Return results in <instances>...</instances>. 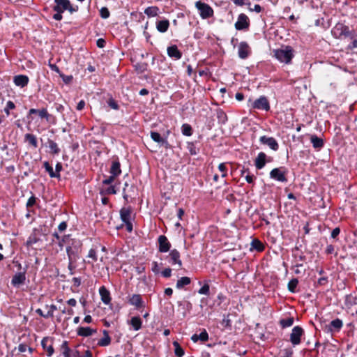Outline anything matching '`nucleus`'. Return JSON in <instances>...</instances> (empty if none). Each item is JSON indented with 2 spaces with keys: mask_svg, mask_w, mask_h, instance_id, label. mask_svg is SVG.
<instances>
[{
  "mask_svg": "<svg viewBox=\"0 0 357 357\" xmlns=\"http://www.w3.org/2000/svg\"><path fill=\"white\" fill-rule=\"evenodd\" d=\"M250 53V48L245 42H241L238 46V56L241 59L248 57Z\"/></svg>",
  "mask_w": 357,
  "mask_h": 357,
  "instance_id": "15",
  "label": "nucleus"
},
{
  "mask_svg": "<svg viewBox=\"0 0 357 357\" xmlns=\"http://www.w3.org/2000/svg\"><path fill=\"white\" fill-rule=\"evenodd\" d=\"M191 340L194 342H197L198 340H201L202 342H206L208 340V334L205 329L199 334H194L191 337Z\"/></svg>",
  "mask_w": 357,
  "mask_h": 357,
  "instance_id": "25",
  "label": "nucleus"
},
{
  "mask_svg": "<svg viewBox=\"0 0 357 357\" xmlns=\"http://www.w3.org/2000/svg\"><path fill=\"white\" fill-rule=\"evenodd\" d=\"M60 77L62 78L63 81L66 84L70 83L73 80L72 75H65L63 74L60 73Z\"/></svg>",
  "mask_w": 357,
  "mask_h": 357,
  "instance_id": "49",
  "label": "nucleus"
},
{
  "mask_svg": "<svg viewBox=\"0 0 357 357\" xmlns=\"http://www.w3.org/2000/svg\"><path fill=\"white\" fill-rule=\"evenodd\" d=\"M61 12H56V13H55L54 15H53V18L55 20H57V21H59L62 19V15H61Z\"/></svg>",
  "mask_w": 357,
  "mask_h": 357,
  "instance_id": "61",
  "label": "nucleus"
},
{
  "mask_svg": "<svg viewBox=\"0 0 357 357\" xmlns=\"http://www.w3.org/2000/svg\"><path fill=\"white\" fill-rule=\"evenodd\" d=\"M29 82V77L26 75H17L14 77V83L15 85L24 87L27 85Z\"/></svg>",
  "mask_w": 357,
  "mask_h": 357,
  "instance_id": "20",
  "label": "nucleus"
},
{
  "mask_svg": "<svg viewBox=\"0 0 357 357\" xmlns=\"http://www.w3.org/2000/svg\"><path fill=\"white\" fill-rule=\"evenodd\" d=\"M252 107L257 109L268 111L270 109V105L268 99L264 96H261L252 103Z\"/></svg>",
  "mask_w": 357,
  "mask_h": 357,
  "instance_id": "9",
  "label": "nucleus"
},
{
  "mask_svg": "<svg viewBox=\"0 0 357 357\" xmlns=\"http://www.w3.org/2000/svg\"><path fill=\"white\" fill-rule=\"evenodd\" d=\"M71 357H82V356L80 354L79 351L75 350L71 351Z\"/></svg>",
  "mask_w": 357,
  "mask_h": 357,
  "instance_id": "64",
  "label": "nucleus"
},
{
  "mask_svg": "<svg viewBox=\"0 0 357 357\" xmlns=\"http://www.w3.org/2000/svg\"><path fill=\"white\" fill-rule=\"evenodd\" d=\"M125 224L127 231L131 232L132 231V225L131 223V221L126 222Z\"/></svg>",
  "mask_w": 357,
  "mask_h": 357,
  "instance_id": "63",
  "label": "nucleus"
},
{
  "mask_svg": "<svg viewBox=\"0 0 357 357\" xmlns=\"http://www.w3.org/2000/svg\"><path fill=\"white\" fill-rule=\"evenodd\" d=\"M181 131L183 135L191 136L192 135V129L190 125L188 123L183 124Z\"/></svg>",
  "mask_w": 357,
  "mask_h": 357,
  "instance_id": "38",
  "label": "nucleus"
},
{
  "mask_svg": "<svg viewBox=\"0 0 357 357\" xmlns=\"http://www.w3.org/2000/svg\"><path fill=\"white\" fill-rule=\"evenodd\" d=\"M250 20L248 17L241 13L238 15L236 22L235 23V28L237 30H245L249 28Z\"/></svg>",
  "mask_w": 357,
  "mask_h": 357,
  "instance_id": "8",
  "label": "nucleus"
},
{
  "mask_svg": "<svg viewBox=\"0 0 357 357\" xmlns=\"http://www.w3.org/2000/svg\"><path fill=\"white\" fill-rule=\"evenodd\" d=\"M97 331L89 327H79L77 329V334L79 336L89 337L96 333Z\"/></svg>",
  "mask_w": 357,
  "mask_h": 357,
  "instance_id": "19",
  "label": "nucleus"
},
{
  "mask_svg": "<svg viewBox=\"0 0 357 357\" xmlns=\"http://www.w3.org/2000/svg\"><path fill=\"white\" fill-rule=\"evenodd\" d=\"M310 141L314 149H321L324 146V144L323 139L315 135H311Z\"/></svg>",
  "mask_w": 357,
  "mask_h": 357,
  "instance_id": "29",
  "label": "nucleus"
},
{
  "mask_svg": "<svg viewBox=\"0 0 357 357\" xmlns=\"http://www.w3.org/2000/svg\"><path fill=\"white\" fill-rule=\"evenodd\" d=\"M174 354L177 357H182L184 355V350L177 342H174Z\"/></svg>",
  "mask_w": 357,
  "mask_h": 357,
  "instance_id": "37",
  "label": "nucleus"
},
{
  "mask_svg": "<svg viewBox=\"0 0 357 357\" xmlns=\"http://www.w3.org/2000/svg\"><path fill=\"white\" fill-rule=\"evenodd\" d=\"M251 245H252V248H254L259 252H261L264 250V244L259 240H258L257 238L252 240Z\"/></svg>",
  "mask_w": 357,
  "mask_h": 357,
  "instance_id": "35",
  "label": "nucleus"
},
{
  "mask_svg": "<svg viewBox=\"0 0 357 357\" xmlns=\"http://www.w3.org/2000/svg\"><path fill=\"white\" fill-rule=\"evenodd\" d=\"M191 282V280L188 277H182L177 280L176 282V288L182 289L183 287L190 284Z\"/></svg>",
  "mask_w": 357,
  "mask_h": 357,
  "instance_id": "32",
  "label": "nucleus"
},
{
  "mask_svg": "<svg viewBox=\"0 0 357 357\" xmlns=\"http://www.w3.org/2000/svg\"><path fill=\"white\" fill-rule=\"evenodd\" d=\"M332 33L335 38H341L342 36H351V33L349 28L343 24L338 23L332 30Z\"/></svg>",
  "mask_w": 357,
  "mask_h": 357,
  "instance_id": "5",
  "label": "nucleus"
},
{
  "mask_svg": "<svg viewBox=\"0 0 357 357\" xmlns=\"http://www.w3.org/2000/svg\"><path fill=\"white\" fill-rule=\"evenodd\" d=\"M66 252L69 258V260L71 261L73 259H75V257L74 256V253L72 250V248L70 247H67Z\"/></svg>",
  "mask_w": 357,
  "mask_h": 357,
  "instance_id": "51",
  "label": "nucleus"
},
{
  "mask_svg": "<svg viewBox=\"0 0 357 357\" xmlns=\"http://www.w3.org/2000/svg\"><path fill=\"white\" fill-rule=\"evenodd\" d=\"M274 56L280 62L288 64L294 57V50L291 46H284L274 50Z\"/></svg>",
  "mask_w": 357,
  "mask_h": 357,
  "instance_id": "1",
  "label": "nucleus"
},
{
  "mask_svg": "<svg viewBox=\"0 0 357 357\" xmlns=\"http://www.w3.org/2000/svg\"><path fill=\"white\" fill-rule=\"evenodd\" d=\"M42 347L47 356L50 357L54 354L53 340L51 337H45L41 342Z\"/></svg>",
  "mask_w": 357,
  "mask_h": 357,
  "instance_id": "10",
  "label": "nucleus"
},
{
  "mask_svg": "<svg viewBox=\"0 0 357 357\" xmlns=\"http://www.w3.org/2000/svg\"><path fill=\"white\" fill-rule=\"evenodd\" d=\"M152 271L155 273H159V267H158V264L156 261H153L152 263Z\"/></svg>",
  "mask_w": 357,
  "mask_h": 357,
  "instance_id": "58",
  "label": "nucleus"
},
{
  "mask_svg": "<svg viewBox=\"0 0 357 357\" xmlns=\"http://www.w3.org/2000/svg\"><path fill=\"white\" fill-rule=\"evenodd\" d=\"M199 294L204 295L209 294V285L208 284H205L201 287L199 290Z\"/></svg>",
  "mask_w": 357,
  "mask_h": 357,
  "instance_id": "47",
  "label": "nucleus"
},
{
  "mask_svg": "<svg viewBox=\"0 0 357 357\" xmlns=\"http://www.w3.org/2000/svg\"><path fill=\"white\" fill-rule=\"evenodd\" d=\"M108 105L109 106L114 109H119V105L117 104V102L112 98H110L109 100H108Z\"/></svg>",
  "mask_w": 357,
  "mask_h": 357,
  "instance_id": "50",
  "label": "nucleus"
},
{
  "mask_svg": "<svg viewBox=\"0 0 357 357\" xmlns=\"http://www.w3.org/2000/svg\"><path fill=\"white\" fill-rule=\"evenodd\" d=\"M151 137L154 142L164 146L166 149L170 148V145L167 139V136L163 137L160 133L152 131L151 132Z\"/></svg>",
  "mask_w": 357,
  "mask_h": 357,
  "instance_id": "11",
  "label": "nucleus"
},
{
  "mask_svg": "<svg viewBox=\"0 0 357 357\" xmlns=\"http://www.w3.org/2000/svg\"><path fill=\"white\" fill-rule=\"evenodd\" d=\"M56 5L54 6V10L56 12L63 13L66 10L71 13L78 10V6L73 7L68 0H54Z\"/></svg>",
  "mask_w": 357,
  "mask_h": 357,
  "instance_id": "3",
  "label": "nucleus"
},
{
  "mask_svg": "<svg viewBox=\"0 0 357 357\" xmlns=\"http://www.w3.org/2000/svg\"><path fill=\"white\" fill-rule=\"evenodd\" d=\"M287 169L284 167H281L272 169L270 172V177L280 182H287Z\"/></svg>",
  "mask_w": 357,
  "mask_h": 357,
  "instance_id": "4",
  "label": "nucleus"
},
{
  "mask_svg": "<svg viewBox=\"0 0 357 357\" xmlns=\"http://www.w3.org/2000/svg\"><path fill=\"white\" fill-rule=\"evenodd\" d=\"M87 257L91 259V261L89 260L87 263L93 265L94 262L98 261L96 250L94 249H91L89 252Z\"/></svg>",
  "mask_w": 357,
  "mask_h": 357,
  "instance_id": "36",
  "label": "nucleus"
},
{
  "mask_svg": "<svg viewBox=\"0 0 357 357\" xmlns=\"http://www.w3.org/2000/svg\"><path fill=\"white\" fill-rule=\"evenodd\" d=\"M162 275L165 278H169L172 275V269L170 268H166L162 272Z\"/></svg>",
  "mask_w": 357,
  "mask_h": 357,
  "instance_id": "53",
  "label": "nucleus"
},
{
  "mask_svg": "<svg viewBox=\"0 0 357 357\" xmlns=\"http://www.w3.org/2000/svg\"><path fill=\"white\" fill-rule=\"evenodd\" d=\"M159 251L160 252H167L171 248V244L167 238L164 235H160L158 237Z\"/></svg>",
  "mask_w": 357,
  "mask_h": 357,
  "instance_id": "13",
  "label": "nucleus"
},
{
  "mask_svg": "<svg viewBox=\"0 0 357 357\" xmlns=\"http://www.w3.org/2000/svg\"><path fill=\"white\" fill-rule=\"evenodd\" d=\"M24 140L26 142H28L31 146L34 148L38 146V142L36 137L31 133H26L24 135Z\"/></svg>",
  "mask_w": 357,
  "mask_h": 357,
  "instance_id": "30",
  "label": "nucleus"
},
{
  "mask_svg": "<svg viewBox=\"0 0 357 357\" xmlns=\"http://www.w3.org/2000/svg\"><path fill=\"white\" fill-rule=\"evenodd\" d=\"M26 280L25 272H20L15 274L12 278L11 284L14 287H18L24 284Z\"/></svg>",
  "mask_w": 357,
  "mask_h": 357,
  "instance_id": "14",
  "label": "nucleus"
},
{
  "mask_svg": "<svg viewBox=\"0 0 357 357\" xmlns=\"http://www.w3.org/2000/svg\"><path fill=\"white\" fill-rule=\"evenodd\" d=\"M280 324L282 328L289 327L294 324V318L288 317L287 319H282L280 321Z\"/></svg>",
  "mask_w": 357,
  "mask_h": 357,
  "instance_id": "39",
  "label": "nucleus"
},
{
  "mask_svg": "<svg viewBox=\"0 0 357 357\" xmlns=\"http://www.w3.org/2000/svg\"><path fill=\"white\" fill-rule=\"evenodd\" d=\"M99 293L101 296L102 301L105 304L108 305L111 301L109 291L104 286H102L100 288Z\"/></svg>",
  "mask_w": 357,
  "mask_h": 357,
  "instance_id": "18",
  "label": "nucleus"
},
{
  "mask_svg": "<svg viewBox=\"0 0 357 357\" xmlns=\"http://www.w3.org/2000/svg\"><path fill=\"white\" fill-rule=\"evenodd\" d=\"M102 333L104 337L98 341V345L100 347L108 346L111 343V337L109 335V333L107 331L104 330Z\"/></svg>",
  "mask_w": 357,
  "mask_h": 357,
  "instance_id": "28",
  "label": "nucleus"
},
{
  "mask_svg": "<svg viewBox=\"0 0 357 357\" xmlns=\"http://www.w3.org/2000/svg\"><path fill=\"white\" fill-rule=\"evenodd\" d=\"M298 284V280L296 278L291 280L288 283V289L291 292H295L296 288Z\"/></svg>",
  "mask_w": 357,
  "mask_h": 357,
  "instance_id": "42",
  "label": "nucleus"
},
{
  "mask_svg": "<svg viewBox=\"0 0 357 357\" xmlns=\"http://www.w3.org/2000/svg\"><path fill=\"white\" fill-rule=\"evenodd\" d=\"M85 105H86V104H85V101H84V100H80V101L78 102V104H77V105L76 109H77V110H79V111H81V110H82V109L84 108Z\"/></svg>",
  "mask_w": 357,
  "mask_h": 357,
  "instance_id": "57",
  "label": "nucleus"
},
{
  "mask_svg": "<svg viewBox=\"0 0 357 357\" xmlns=\"http://www.w3.org/2000/svg\"><path fill=\"white\" fill-rule=\"evenodd\" d=\"M195 7L199 10L200 17L202 19H208L213 16V9L207 3L201 1L195 2Z\"/></svg>",
  "mask_w": 357,
  "mask_h": 357,
  "instance_id": "2",
  "label": "nucleus"
},
{
  "mask_svg": "<svg viewBox=\"0 0 357 357\" xmlns=\"http://www.w3.org/2000/svg\"><path fill=\"white\" fill-rule=\"evenodd\" d=\"M255 178V177L253 175H247L245 176V180L249 183H253Z\"/></svg>",
  "mask_w": 357,
  "mask_h": 357,
  "instance_id": "62",
  "label": "nucleus"
},
{
  "mask_svg": "<svg viewBox=\"0 0 357 357\" xmlns=\"http://www.w3.org/2000/svg\"><path fill=\"white\" fill-rule=\"evenodd\" d=\"M34 114H38L41 119H46L47 121L49 120V117L50 116L47 112V110L45 108L39 110L36 109H30L29 111V115L30 116Z\"/></svg>",
  "mask_w": 357,
  "mask_h": 357,
  "instance_id": "21",
  "label": "nucleus"
},
{
  "mask_svg": "<svg viewBox=\"0 0 357 357\" xmlns=\"http://www.w3.org/2000/svg\"><path fill=\"white\" fill-rule=\"evenodd\" d=\"M167 54L169 56L176 59H180L182 56L181 52L178 50L176 45L167 47Z\"/></svg>",
  "mask_w": 357,
  "mask_h": 357,
  "instance_id": "16",
  "label": "nucleus"
},
{
  "mask_svg": "<svg viewBox=\"0 0 357 357\" xmlns=\"http://www.w3.org/2000/svg\"><path fill=\"white\" fill-rule=\"evenodd\" d=\"M46 307L49 309L46 314V318L53 317L54 312L56 310V307L54 305H46Z\"/></svg>",
  "mask_w": 357,
  "mask_h": 357,
  "instance_id": "46",
  "label": "nucleus"
},
{
  "mask_svg": "<svg viewBox=\"0 0 357 357\" xmlns=\"http://www.w3.org/2000/svg\"><path fill=\"white\" fill-rule=\"evenodd\" d=\"M266 158V155L264 152H260L257 155V156L255 160V165L257 169H261L265 166Z\"/></svg>",
  "mask_w": 357,
  "mask_h": 357,
  "instance_id": "17",
  "label": "nucleus"
},
{
  "mask_svg": "<svg viewBox=\"0 0 357 357\" xmlns=\"http://www.w3.org/2000/svg\"><path fill=\"white\" fill-rule=\"evenodd\" d=\"M129 303L137 308L141 307L143 304L142 297L139 294H133L130 296L129 298Z\"/></svg>",
  "mask_w": 357,
  "mask_h": 357,
  "instance_id": "23",
  "label": "nucleus"
},
{
  "mask_svg": "<svg viewBox=\"0 0 357 357\" xmlns=\"http://www.w3.org/2000/svg\"><path fill=\"white\" fill-rule=\"evenodd\" d=\"M48 144H49V148L50 149L52 153H53L54 154H57L59 153L60 149H59L58 145L55 142H54L53 140L49 139Z\"/></svg>",
  "mask_w": 357,
  "mask_h": 357,
  "instance_id": "40",
  "label": "nucleus"
},
{
  "mask_svg": "<svg viewBox=\"0 0 357 357\" xmlns=\"http://www.w3.org/2000/svg\"><path fill=\"white\" fill-rule=\"evenodd\" d=\"M159 12V8L157 6H150L145 9L144 13L148 17L157 16Z\"/></svg>",
  "mask_w": 357,
  "mask_h": 357,
  "instance_id": "33",
  "label": "nucleus"
},
{
  "mask_svg": "<svg viewBox=\"0 0 357 357\" xmlns=\"http://www.w3.org/2000/svg\"><path fill=\"white\" fill-rule=\"evenodd\" d=\"M100 14L102 18L107 19L109 17L110 13L107 8L102 7L100 10Z\"/></svg>",
  "mask_w": 357,
  "mask_h": 357,
  "instance_id": "44",
  "label": "nucleus"
},
{
  "mask_svg": "<svg viewBox=\"0 0 357 357\" xmlns=\"http://www.w3.org/2000/svg\"><path fill=\"white\" fill-rule=\"evenodd\" d=\"M132 211L129 208H123L120 211V215L123 222H129L131 220Z\"/></svg>",
  "mask_w": 357,
  "mask_h": 357,
  "instance_id": "27",
  "label": "nucleus"
},
{
  "mask_svg": "<svg viewBox=\"0 0 357 357\" xmlns=\"http://www.w3.org/2000/svg\"><path fill=\"white\" fill-rule=\"evenodd\" d=\"M62 352L64 357H71V350L69 349L68 346V342L64 341L61 345Z\"/></svg>",
  "mask_w": 357,
  "mask_h": 357,
  "instance_id": "41",
  "label": "nucleus"
},
{
  "mask_svg": "<svg viewBox=\"0 0 357 357\" xmlns=\"http://www.w3.org/2000/svg\"><path fill=\"white\" fill-rule=\"evenodd\" d=\"M169 26V22L167 20H160L156 22V29L159 32H166Z\"/></svg>",
  "mask_w": 357,
  "mask_h": 357,
  "instance_id": "24",
  "label": "nucleus"
},
{
  "mask_svg": "<svg viewBox=\"0 0 357 357\" xmlns=\"http://www.w3.org/2000/svg\"><path fill=\"white\" fill-rule=\"evenodd\" d=\"M130 324L135 331H138L142 328V321L139 317H133L130 321Z\"/></svg>",
  "mask_w": 357,
  "mask_h": 357,
  "instance_id": "31",
  "label": "nucleus"
},
{
  "mask_svg": "<svg viewBox=\"0 0 357 357\" xmlns=\"http://www.w3.org/2000/svg\"><path fill=\"white\" fill-rule=\"evenodd\" d=\"M43 165H44L45 170L49 173L50 177L59 178L60 176V174L54 172L52 167L50 165V163L48 162H45Z\"/></svg>",
  "mask_w": 357,
  "mask_h": 357,
  "instance_id": "34",
  "label": "nucleus"
},
{
  "mask_svg": "<svg viewBox=\"0 0 357 357\" xmlns=\"http://www.w3.org/2000/svg\"><path fill=\"white\" fill-rule=\"evenodd\" d=\"M116 176L111 174V176H108L107 178L102 181V183L105 185H109L113 183Z\"/></svg>",
  "mask_w": 357,
  "mask_h": 357,
  "instance_id": "48",
  "label": "nucleus"
},
{
  "mask_svg": "<svg viewBox=\"0 0 357 357\" xmlns=\"http://www.w3.org/2000/svg\"><path fill=\"white\" fill-rule=\"evenodd\" d=\"M15 105L13 102L9 100L6 103V106L4 108V112L6 114L7 116L10 115V110L15 109Z\"/></svg>",
  "mask_w": 357,
  "mask_h": 357,
  "instance_id": "43",
  "label": "nucleus"
},
{
  "mask_svg": "<svg viewBox=\"0 0 357 357\" xmlns=\"http://www.w3.org/2000/svg\"><path fill=\"white\" fill-rule=\"evenodd\" d=\"M340 229L338 227L333 229L331 232V237L335 238L340 234Z\"/></svg>",
  "mask_w": 357,
  "mask_h": 357,
  "instance_id": "56",
  "label": "nucleus"
},
{
  "mask_svg": "<svg viewBox=\"0 0 357 357\" xmlns=\"http://www.w3.org/2000/svg\"><path fill=\"white\" fill-rule=\"evenodd\" d=\"M109 173L116 177L121 174V165L118 160L112 161Z\"/></svg>",
  "mask_w": 357,
  "mask_h": 357,
  "instance_id": "22",
  "label": "nucleus"
},
{
  "mask_svg": "<svg viewBox=\"0 0 357 357\" xmlns=\"http://www.w3.org/2000/svg\"><path fill=\"white\" fill-rule=\"evenodd\" d=\"M304 335V331L301 326L293 328L290 334V342L294 346L298 345L301 342V337Z\"/></svg>",
  "mask_w": 357,
  "mask_h": 357,
  "instance_id": "6",
  "label": "nucleus"
},
{
  "mask_svg": "<svg viewBox=\"0 0 357 357\" xmlns=\"http://www.w3.org/2000/svg\"><path fill=\"white\" fill-rule=\"evenodd\" d=\"M105 41L102 38H100L97 40V46L98 47L102 48L105 46Z\"/></svg>",
  "mask_w": 357,
  "mask_h": 357,
  "instance_id": "60",
  "label": "nucleus"
},
{
  "mask_svg": "<svg viewBox=\"0 0 357 357\" xmlns=\"http://www.w3.org/2000/svg\"><path fill=\"white\" fill-rule=\"evenodd\" d=\"M105 193L108 195H114L116 193V190L115 187L113 185L109 186L107 189H105Z\"/></svg>",
  "mask_w": 357,
  "mask_h": 357,
  "instance_id": "52",
  "label": "nucleus"
},
{
  "mask_svg": "<svg viewBox=\"0 0 357 357\" xmlns=\"http://www.w3.org/2000/svg\"><path fill=\"white\" fill-rule=\"evenodd\" d=\"M259 142L268 146L271 149L277 151L279 148L278 143L273 137H268L266 136H262L259 138Z\"/></svg>",
  "mask_w": 357,
  "mask_h": 357,
  "instance_id": "12",
  "label": "nucleus"
},
{
  "mask_svg": "<svg viewBox=\"0 0 357 357\" xmlns=\"http://www.w3.org/2000/svg\"><path fill=\"white\" fill-rule=\"evenodd\" d=\"M167 259L172 266H176L178 268H182L183 263L181 259V255L177 250H172Z\"/></svg>",
  "mask_w": 357,
  "mask_h": 357,
  "instance_id": "7",
  "label": "nucleus"
},
{
  "mask_svg": "<svg viewBox=\"0 0 357 357\" xmlns=\"http://www.w3.org/2000/svg\"><path fill=\"white\" fill-rule=\"evenodd\" d=\"M67 227V224L65 222H62L59 224L58 229L60 231H63L66 230Z\"/></svg>",
  "mask_w": 357,
  "mask_h": 357,
  "instance_id": "59",
  "label": "nucleus"
},
{
  "mask_svg": "<svg viewBox=\"0 0 357 357\" xmlns=\"http://www.w3.org/2000/svg\"><path fill=\"white\" fill-rule=\"evenodd\" d=\"M343 326V322L340 319L333 320L329 325L330 331H339Z\"/></svg>",
  "mask_w": 357,
  "mask_h": 357,
  "instance_id": "26",
  "label": "nucleus"
},
{
  "mask_svg": "<svg viewBox=\"0 0 357 357\" xmlns=\"http://www.w3.org/2000/svg\"><path fill=\"white\" fill-rule=\"evenodd\" d=\"M218 169L222 172V177H226L227 175V169L225 163H220L218 166Z\"/></svg>",
  "mask_w": 357,
  "mask_h": 357,
  "instance_id": "45",
  "label": "nucleus"
},
{
  "mask_svg": "<svg viewBox=\"0 0 357 357\" xmlns=\"http://www.w3.org/2000/svg\"><path fill=\"white\" fill-rule=\"evenodd\" d=\"M281 352L284 355L283 357H291V356L293 354V351L291 349H284Z\"/></svg>",
  "mask_w": 357,
  "mask_h": 357,
  "instance_id": "55",
  "label": "nucleus"
},
{
  "mask_svg": "<svg viewBox=\"0 0 357 357\" xmlns=\"http://www.w3.org/2000/svg\"><path fill=\"white\" fill-rule=\"evenodd\" d=\"M36 204V197L31 196L27 201L26 206L28 208L33 206Z\"/></svg>",
  "mask_w": 357,
  "mask_h": 357,
  "instance_id": "54",
  "label": "nucleus"
}]
</instances>
